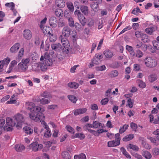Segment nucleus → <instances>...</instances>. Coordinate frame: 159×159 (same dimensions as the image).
<instances>
[{
    "label": "nucleus",
    "mask_w": 159,
    "mask_h": 159,
    "mask_svg": "<svg viewBox=\"0 0 159 159\" xmlns=\"http://www.w3.org/2000/svg\"><path fill=\"white\" fill-rule=\"evenodd\" d=\"M27 109L30 112L29 113V115L31 120L36 122H40L41 117L43 116L42 112L44 111V109H42L40 107L35 105L32 107H28Z\"/></svg>",
    "instance_id": "nucleus-1"
},
{
    "label": "nucleus",
    "mask_w": 159,
    "mask_h": 159,
    "mask_svg": "<svg viewBox=\"0 0 159 159\" xmlns=\"http://www.w3.org/2000/svg\"><path fill=\"white\" fill-rule=\"evenodd\" d=\"M41 62L40 64V68L42 71H45L48 67L52 65V62L50 56L47 53L44 54V56H42L40 59Z\"/></svg>",
    "instance_id": "nucleus-2"
},
{
    "label": "nucleus",
    "mask_w": 159,
    "mask_h": 159,
    "mask_svg": "<svg viewBox=\"0 0 159 159\" xmlns=\"http://www.w3.org/2000/svg\"><path fill=\"white\" fill-rule=\"evenodd\" d=\"M144 64L147 67L153 68L157 66V62L154 57H148L144 59Z\"/></svg>",
    "instance_id": "nucleus-3"
},
{
    "label": "nucleus",
    "mask_w": 159,
    "mask_h": 159,
    "mask_svg": "<svg viewBox=\"0 0 159 159\" xmlns=\"http://www.w3.org/2000/svg\"><path fill=\"white\" fill-rule=\"evenodd\" d=\"M13 118L17 123L16 127L18 129H20L22 127V123L24 121L25 119L23 116L20 114H17L15 115Z\"/></svg>",
    "instance_id": "nucleus-4"
},
{
    "label": "nucleus",
    "mask_w": 159,
    "mask_h": 159,
    "mask_svg": "<svg viewBox=\"0 0 159 159\" xmlns=\"http://www.w3.org/2000/svg\"><path fill=\"white\" fill-rule=\"evenodd\" d=\"M15 120L12 118L8 117L6 119V128L7 131H12L13 129V127L16 125Z\"/></svg>",
    "instance_id": "nucleus-5"
},
{
    "label": "nucleus",
    "mask_w": 159,
    "mask_h": 159,
    "mask_svg": "<svg viewBox=\"0 0 159 159\" xmlns=\"http://www.w3.org/2000/svg\"><path fill=\"white\" fill-rule=\"evenodd\" d=\"M135 35L137 38H140L144 43H148L150 41L148 36L140 31H136L135 32Z\"/></svg>",
    "instance_id": "nucleus-6"
},
{
    "label": "nucleus",
    "mask_w": 159,
    "mask_h": 159,
    "mask_svg": "<svg viewBox=\"0 0 159 159\" xmlns=\"http://www.w3.org/2000/svg\"><path fill=\"white\" fill-rule=\"evenodd\" d=\"M28 147L30 149L35 152L40 150L43 148V146L41 144H39L37 142H35L29 145Z\"/></svg>",
    "instance_id": "nucleus-7"
},
{
    "label": "nucleus",
    "mask_w": 159,
    "mask_h": 159,
    "mask_svg": "<svg viewBox=\"0 0 159 159\" xmlns=\"http://www.w3.org/2000/svg\"><path fill=\"white\" fill-rule=\"evenodd\" d=\"M71 33V29L68 26H66L64 27L62 30V35L60 36H63V37H68L70 35Z\"/></svg>",
    "instance_id": "nucleus-8"
},
{
    "label": "nucleus",
    "mask_w": 159,
    "mask_h": 159,
    "mask_svg": "<svg viewBox=\"0 0 159 159\" xmlns=\"http://www.w3.org/2000/svg\"><path fill=\"white\" fill-rule=\"evenodd\" d=\"M43 123L44 125V128L46 129L44 133V136L46 138H48L51 136L52 133L48 126L47 125L46 123L44 121H43L42 123Z\"/></svg>",
    "instance_id": "nucleus-9"
},
{
    "label": "nucleus",
    "mask_w": 159,
    "mask_h": 159,
    "mask_svg": "<svg viewBox=\"0 0 159 159\" xmlns=\"http://www.w3.org/2000/svg\"><path fill=\"white\" fill-rule=\"evenodd\" d=\"M23 35L25 39L28 40L32 38V33L30 30L26 29L24 30Z\"/></svg>",
    "instance_id": "nucleus-10"
},
{
    "label": "nucleus",
    "mask_w": 159,
    "mask_h": 159,
    "mask_svg": "<svg viewBox=\"0 0 159 159\" xmlns=\"http://www.w3.org/2000/svg\"><path fill=\"white\" fill-rule=\"evenodd\" d=\"M49 24L51 27L53 28H56L58 24L57 19L55 17H51L49 20Z\"/></svg>",
    "instance_id": "nucleus-11"
},
{
    "label": "nucleus",
    "mask_w": 159,
    "mask_h": 159,
    "mask_svg": "<svg viewBox=\"0 0 159 159\" xmlns=\"http://www.w3.org/2000/svg\"><path fill=\"white\" fill-rule=\"evenodd\" d=\"M67 38L63 37V36H60L59 37V40L61 41L63 46H68L70 45L69 41Z\"/></svg>",
    "instance_id": "nucleus-12"
},
{
    "label": "nucleus",
    "mask_w": 159,
    "mask_h": 159,
    "mask_svg": "<svg viewBox=\"0 0 159 159\" xmlns=\"http://www.w3.org/2000/svg\"><path fill=\"white\" fill-rule=\"evenodd\" d=\"M20 44L17 43L14 45L10 49V51L11 53L16 52L20 48Z\"/></svg>",
    "instance_id": "nucleus-13"
},
{
    "label": "nucleus",
    "mask_w": 159,
    "mask_h": 159,
    "mask_svg": "<svg viewBox=\"0 0 159 159\" xmlns=\"http://www.w3.org/2000/svg\"><path fill=\"white\" fill-rule=\"evenodd\" d=\"M55 5L58 7L61 8L65 6V3L63 0H56Z\"/></svg>",
    "instance_id": "nucleus-14"
},
{
    "label": "nucleus",
    "mask_w": 159,
    "mask_h": 159,
    "mask_svg": "<svg viewBox=\"0 0 159 159\" xmlns=\"http://www.w3.org/2000/svg\"><path fill=\"white\" fill-rule=\"evenodd\" d=\"M120 143L118 141L112 140L108 142V146L109 147H113L119 145Z\"/></svg>",
    "instance_id": "nucleus-15"
},
{
    "label": "nucleus",
    "mask_w": 159,
    "mask_h": 159,
    "mask_svg": "<svg viewBox=\"0 0 159 159\" xmlns=\"http://www.w3.org/2000/svg\"><path fill=\"white\" fill-rule=\"evenodd\" d=\"M18 67L19 71L21 72H25L28 68V66L23 65V64L20 62L18 64Z\"/></svg>",
    "instance_id": "nucleus-16"
},
{
    "label": "nucleus",
    "mask_w": 159,
    "mask_h": 159,
    "mask_svg": "<svg viewBox=\"0 0 159 159\" xmlns=\"http://www.w3.org/2000/svg\"><path fill=\"white\" fill-rule=\"evenodd\" d=\"M42 28L43 33L45 34L51 35L52 32V30L49 27L45 26Z\"/></svg>",
    "instance_id": "nucleus-17"
},
{
    "label": "nucleus",
    "mask_w": 159,
    "mask_h": 159,
    "mask_svg": "<svg viewBox=\"0 0 159 159\" xmlns=\"http://www.w3.org/2000/svg\"><path fill=\"white\" fill-rule=\"evenodd\" d=\"M157 79V75L154 74H151L149 75L148 78L149 81L151 83H152L156 81Z\"/></svg>",
    "instance_id": "nucleus-18"
},
{
    "label": "nucleus",
    "mask_w": 159,
    "mask_h": 159,
    "mask_svg": "<svg viewBox=\"0 0 159 159\" xmlns=\"http://www.w3.org/2000/svg\"><path fill=\"white\" fill-rule=\"evenodd\" d=\"M86 111L87 109L86 108L78 109L75 111L74 114L75 115L77 116L84 113Z\"/></svg>",
    "instance_id": "nucleus-19"
},
{
    "label": "nucleus",
    "mask_w": 159,
    "mask_h": 159,
    "mask_svg": "<svg viewBox=\"0 0 159 159\" xmlns=\"http://www.w3.org/2000/svg\"><path fill=\"white\" fill-rule=\"evenodd\" d=\"M139 139L142 141V144L146 149H148L151 148V146L146 143L143 138L140 137L139 138Z\"/></svg>",
    "instance_id": "nucleus-20"
},
{
    "label": "nucleus",
    "mask_w": 159,
    "mask_h": 159,
    "mask_svg": "<svg viewBox=\"0 0 159 159\" xmlns=\"http://www.w3.org/2000/svg\"><path fill=\"white\" fill-rule=\"evenodd\" d=\"M149 139L151 142L153 143L155 145L158 146L159 145V138L158 136L156 137V139L153 137H150Z\"/></svg>",
    "instance_id": "nucleus-21"
},
{
    "label": "nucleus",
    "mask_w": 159,
    "mask_h": 159,
    "mask_svg": "<svg viewBox=\"0 0 159 159\" xmlns=\"http://www.w3.org/2000/svg\"><path fill=\"white\" fill-rule=\"evenodd\" d=\"M16 150L18 152H21L25 150V146L21 144L16 145L15 147Z\"/></svg>",
    "instance_id": "nucleus-22"
},
{
    "label": "nucleus",
    "mask_w": 159,
    "mask_h": 159,
    "mask_svg": "<svg viewBox=\"0 0 159 159\" xmlns=\"http://www.w3.org/2000/svg\"><path fill=\"white\" fill-rule=\"evenodd\" d=\"M25 133L27 135L31 134L33 133V130L29 127L25 126L23 128Z\"/></svg>",
    "instance_id": "nucleus-23"
},
{
    "label": "nucleus",
    "mask_w": 159,
    "mask_h": 159,
    "mask_svg": "<svg viewBox=\"0 0 159 159\" xmlns=\"http://www.w3.org/2000/svg\"><path fill=\"white\" fill-rule=\"evenodd\" d=\"M104 54L107 58H111L113 56V53L109 50H106L104 52Z\"/></svg>",
    "instance_id": "nucleus-24"
},
{
    "label": "nucleus",
    "mask_w": 159,
    "mask_h": 159,
    "mask_svg": "<svg viewBox=\"0 0 159 159\" xmlns=\"http://www.w3.org/2000/svg\"><path fill=\"white\" fill-rule=\"evenodd\" d=\"M51 47L52 50H57L60 49L61 46L59 43H52L51 44Z\"/></svg>",
    "instance_id": "nucleus-25"
},
{
    "label": "nucleus",
    "mask_w": 159,
    "mask_h": 159,
    "mask_svg": "<svg viewBox=\"0 0 159 159\" xmlns=\"http://www.w3.org/2000/svg\"><path fill=\"white\" fill-rule=\"evenodd\" d=\"M134 137V135L133 134H130L126 135L123 138V140L124 141H128L132 139Z\"/></svg>",
    "instance_id": "nucleus-26"
},
{
    "label": "nucleus",
    "mask_w": 159,
    "mask_h": 159,
    "mask_svg": "<svg viewBox=\"0 0 159 159\" xmlns=\"http://www.w3.org/2000/svg\"><path fill=\"white\" fill-rule=\"evenodd\" d=\"M93 128H98L100 127L102 128L103 126V124L96 121H94L93 122Z\"/></svg>",
    "instance_id": "nucleus-27"
},
{
    "label": "nucleus",
    "mask_w": 159,
    "mask_h": 159,
    "mask_svg": "<svg viewBox=\"0 0 159 159\" xmlns=\"http://www.w3.org/2000/svg\"><path fill=\"white\" fill-rule=\"evenodd\" d=\"M80 9L81 12L85 15H87L88 14V9L87 6H82L81 7Z\"/></svg>",
    "instance_id": "nucleus-28"
},
{
    "label": "nucleus",
    "mask_w": 159,
    "mask_h": 159,
    "mask_svg": "<svg viewBox=\"0 0 159 159\" xmlns=\"http://www.w3.org/2000/svg\"><path fill=\"white\" fill-rule=\"evenodd\" d=\"M40 67V64L39 63H35L32 66V70L35 71H38Z\"/></svg>",
    "instance_id": "nucleus-29"
},
{
    "label": "nucleus",
    "mask_w": 159,
    "mask_h": 159,
    "mask_svg": "<svg viewBox=\"0 0 159 159\" xmlns=\"http://www.w3.org/2000/svg\"><path fill=\"white\" fill-rule=\"evenodd\" d=\"M120 150L123 154L127 158H131V156L129 153L126 151L125 149L123 147L120 148Z\"/></svg>",
    "instance_id": "nucleus-30"
},
{
    "label": "nucleus",
    "mask_w": 159,
    "mask_h": 159,
    "mask_svg": "<svg viewBox=\"0 0 159 159\" xmlns=\"http://www.w3.org/2000/svg\"><path fill=\"white\" fill-rule=\"evenodd\" d=\"M154 31V28L153 27L147 28L145 30V32L150 35L152 34Z\"/></svg>",
    "instance_id": "nucleus-31"
},
{
    "label": "nucleus",
    "mask_w": 159,
    "mask_h": 159,
    "mask_svg": "<svg viewBox=\"0 0 159 159\" xmlns=\"http://www.w3.org/2000/svg\"><path fill=\"white\" fill-rule=\"evenodd\" d=\"M68 86L71 88L77 89L79 86L78 84L75 82H70L68 84Z\"/></svg>",
    "instance_id": "nucleus-32"
},
{
    "label": "nucleus",
    "mask_w": 159,
    "mask_h": 159,
    "mask_svg": "<svg viewBox=\"0 0 159 159\" xmlns=\"http://www.w3.org/2000/svg\"><path fill=\"white\" fill-rule=\"evenodd\" d=\"M67 20L69 26L71 28L74 27V21L72 17L67 19Z\"/></svg>",
    "instance_id": "nucleus-33"
},
{
    "label": "nucleus",
    "mask_w": 159,
    "mask_h": 159,
    "mask_svg": "<svg viewBox=\"0 0 159 159\" xmlns=\"http://www.w3.org/2000/svg\"><path fill=\"white\" fill-rule=\"evenodd\" d=\"M143 156L147 159H150L152 157L151 153L148 151H145L143 152Z\"/></svg>",
    "instance_id": "nucleus-34"
},
{
    "label": "nucleus",
    "mask_w": 159,
    "mask_h": 159,
    "mask_svg": "<svg viewBox=\"0 0 159 159\" xmlns=\"http://www.w3.org/2000/svg\"><path fill=\"white\" fill-rule=\"evenodd\" d=\"M136 83L138 84L140 88H145L146 86V84L140 80H136Z\"/></svg>",
    "instance_id": "nucleus-35"
},
{
    "label": "nucleus",
    "mask_w": 159,
    "mask_h": 159,
    "mask_svg": "<svg viewBox=\"0 0 159 159\" xmlns=\"http://www.w3.org/2000/svg\"><path fill=\"white\" fill-rule=\"evenodd\" d=\"M30 57L32 61L34 62L36 61L38 58V55L37 53L35 52H32L31 55Z\"/></svg>",
    "instance_id": "nucleus-36"
},
{
    "label": "nucleus",
    "mask_w": 159,
    "mask_h": 159,
    "mask_svg": "<svg viewBox=\"0 0 159 159\" xmlns=\"http://www.w3.org/2000/svg\"><path fill=\"white\" fill-rule=\"evenodd\" d=\"M55 14L58 17H62L63 15V11L60 9H57L55 11Z\"/></svg>",
    "instance_id": "nucleus-37"
},
{
    "label": "nucleus",
    "mask_w": 159,
    "mask_h": 159,
    "mask_svg": "<svg viewBox=\"0 0 159 159\" xmlns=\"http://www.w3.org/2000/svg\"><path fill=\"white\" fill-rule=\"evenodd\" d=\"M118 75V72L116 70H113L108 74V76L111 77L113 78L117 76Z\"/></svg>",
    "instance_id": "nucleus-38"
},
{
    "label": "nucleus",
    "mask_w": 159,
    "mask_h": 159,
    "mask_svg": "<svg viewBox=\"0 0 159 159\" xmlns=\"http://www.w3.org/2000/svg\"><path fill=\"white\" fill-rule=\"evenodd\" d=\"M62 156L64 159H70V156L68 152L64 151L62 152Z\"/></svg>",
    "instance_id": "nucleus-39"
},
{
    "label": "nucleus",
    "mask_w": 159,
    "mask_h": 159,
    "mask_svg": "<svg viewBox=\"0 0 159 159\" xmlns=\"http://www.w3.org/2000/svg\"><path fill=\"white\" fill-rule=\"evenodd\" d=\"M129 125L127 124L124 125L122 127L120 128L119 132L120 134H122L125 132L128 129Z\"/></svg>",
    "instance_id": "nucleus-40"
},
{
    "label": "nucleus",
    "mask_w": 159,
    "mask_h": 159,
    "mask_svg": "<svg viewBox=\"0 0 159 159\" xmlns=\"http://www.w3.org/2000/svg\"><path fill=\"white\" fill-rule=\"evenodd\" d=\"M63 48L62 49V52L64 54H68L70 52V46H63Z\"/></svg>",
    "instance_id": "nucleus-41"
},
{
    "label": "nucleus",
    "mask_w": 159,
    "mask_h": 159,
    "mask_svg": "<svg viewBox=\"0 0 159 159\" xmlns=\"http://www.w3.org/2000/svg\"><path fill=\"white\" fill-rule=\"evenodd\" d=\"M38 102H40L41 104L43 105L48 104L50 102V100L45 99L44 98H42L40 100H39Z\"/></svg>",
    "instance_id": "nucleus-42"
},
{
    "label": "nucleus",
    "mask_w": 159,
    "mask_h": 159,
    "mask_svg": "<svg viewBox=\"0 0 159 159\" xmlns=\"http://www.w3.org/2000/svg\"><path fill=\"white\" fill-rule=\"evenodd\" d=\"M85 155L84 153H81L79 155H75L74 159H86Z\"/></svg>",
    "instance_id": "nucleus-43"
},
{
    "label": "nucleus",
    "mask_w": 159,
    "mask_h": 159,
    "mask_svg": "<svg viewBox=\"0 0 159 159\" xmlns=\"http://www.w3.org/2000/svg\"><path fill=\"white\" fill-rule=\"evenodd\" d=\"M143 55V52L140 50H137L135 53V57L141 58Z\"/></svg>",
    "instance_id": "nucleus-44"
},
{
    "label": "nucleus",
    "mask_w": 159,
    "mask_h": 159,
    "mask_svg": "<svg viewBox=\"0 0 159 159\" xmlns=\"http://www.w3.org/2000/svg\"><path fill=\"white\" fill-rule=\"evenodd\" d=\"M90 5L91 8L93 10H96L98 7V3L97 2H93Z\"/></svg>",
    "instance_id": "nucleus-45"
},
{
    "label": "nucleus",
    "mask_w": 159,
    "mask_h": 159,
    "mask_svg": "<svg viewBox=\"0 0 159 159\" xmlns=\"http://www.w3.org/2000/svg\"><path fill=\"white\" fill-rule=\"evenodd\" d=\"M41 95L42 97L48 98H52V96L50 93L45 91L42 93Z\"/></svg>",
    "instance_id": "nucleus-46"
},
{
    "label": "nucleus",
    "mask_w": 159,
    "mask_h": 159,
    "mask_svg": "<svg viewBox=\"0 0 159 159\" xmlns=\"http://www.w3.org/2000/svg\"><path fill=\"white\" fill-rule=\"evenodd\" d=\"M85 136L83 133H77L75 134L74 138H79L80 139H83L85 138Z\"/></svg>",
    "instance_id": "nucleus-47"
},
{
    "label": "nucleus",
    "mask_w": 159,
    "mask_h": 159,
    "mask_svg": "<svg viewBox=\"0 0 159 159\" xmlns=\"http://www.w3.org/2000/svg\"><path fill=\"white\" fill-rule=\"evenodd\" d=\"M152 43L155 49L159 50V42L156 40H154L152 42Z\"/></svg>",
    "instance_id": "nucleus-48"
},
{
    "label": "nucleus",
    "mask_w": 159,
    "mask_h": 159,
    "mask_svg": "<svg viewBox=\"0 0 159 159\" xmlns=\"http://www.w3.org/2000/svg\"><path fill=\"white\" fill-rule=\"evenodd\" d=\"M128 148L131 149H132L134 151H138L139 149V147L136 145H133L132 144H129L128 145Z\"/></svg>",
    "instance_id": "nucleus-49"
},
{
    "label": "nucleus",
    "mask_w": 159,
    "mask_h": 159,
    "mask_svg": "<svg viewBox=\"0 0 159 159\" xmlns=\"http://www.w3.org/2000/svg\"><path fill=\"white\" fill-rule=\"evenodd\" d=\"M68 98L71 102L73 103H75L77 100L76 97L73 95H68Z\"/></svg>",
    "instance_id": "nucleus-50"
},
{
    "label": "nucleus",
    "mask_w": 159,
    "mask_h": 159,
    "mask_svg": "<svg viewBox=\"0 0 159 159\" xmlns=\"http://www.w3.org/2000/svg\"><path fill=\"white\" fill-rule=\"evenodd\" d=\"M30 61V59L29 58H27L26 59H23L21 60V62L20 63H22L23 64V65H26L28 66L27 65L29 63Z\"/></svg>",
    "instance_id": "nucleus-51"
},
{
    "label": "nucleus",
    "mask_w": 159,
    "mask_h": 159,
    "mask_svg": "<svg viewBox=\"0 0 159 159\" xmlns=\"http://www.w3.org/2000/svg\"><path fill=\"white\" fill-rule=\"evenodd\" d=\"M92 62L93 64L98 65L101 63V61L99 59L94 57L92 60Z\"/></svg>",
    "instance_id": "nucleus-52"
},
{
    "label": "nucleus",
    "mask_w": 159,
    "mask_h": 159,
    "mask_svg": "<svg viewBox=\"0 0 159 159\" xmlns=\"http://www.w3.org/2000/svg\"><path fill=\"white\" fill-rule=\"evenodd\" d=\"M71 12L68 10H66L64 12V16L67 19L71 17Z\"/></svg>",
    "instance_id": "nucleus-53"
},
{
    "label": "nucleus",
    "mask_w": 159,
    "mask_h": 159,
    "mask_svg": "<svg viewBox=\"0 0 159 159\" xmlns=\"http://www.w3.org/2000/svg\"><path fill=\"white\" fill-rule=\"evenodd\" d=\"M106 67L105 65H102L101 66H98L96 68V70L98 71H102L105 70Z\"/></svg>",
    "instance_id": "nucleus-54"
},
{
    "label": "nucleus",
    "mask_w": 159,
    "mask_h": 159,
    "mask_svg": "<svg viewBox=\"0 0 159 159\" xmlns=\"http://www.w3.org/2000/svg\"><path fill=\"white\" fill-rule=\"evenodd\" d=\"M130 127L135 132L137 131L138 126L135 123L133 122L131 123L130 124Z\"/></svg>",
    "instance_id": "nucleus-55"
},
{
    "label": "nucleus",
    "mask_w": 159,
    "mask_h": 159,
    "mask_svg": "<svg viewBox=\"0 0 159 159\" xmlns=\"http://www.w3.org/2000/svg\"><path fill=\"white\" fill-rule=\"evenodd\" d=\"M65 25V21L62 19H60L58 22V26L59 27H62Z\"/></svg>",
    "instance_id": "nucleus-56"
},
{
    "label": "nucleus",
    "mask_w": 159,
    "mask_h": 159,
    "mask_svg": "<svg viewBox=\"0 0 159 159\" xmlns=\"http://www.w3.org/2000/svg\"><path fill=\"white\" fill-rule=\"evenodd\" d=\"M66 128L67 130L69 131L70 133L73 134L75 132L74 129L70 125H67L66 126Z\"/></svg>",
    "instance_id": "nucleus-57"
},
{
    "label": "nucleus",
    "mask_w": 159,
    "mask_h": 159,
    "mask_svg": "<svg viewBox=\"0 0 159 159\" xmlns=\"http://www.w3.org/2000/svg\"><path fill=\"white\" fill-rule=\"evenodd\" d=\"M24 49L23 48H21L20 49L18 53V57L17 58H20V60L22 57L23 56L24 53Z\"/></svg>",
    "instance_id": "nucleus-58"
},
{
    "label": "nucleus",
    "mask_w": 159,
    "mask_h": 159,
    "mask_svg": "<svg viewBox=\"0 0 159 159\" xmlns=\"http://www.w3.org/2000/svg\"><path fill=\"white\" fill-rule=\"evenodd\" d=\"M68 8L71 11H73L74 10V7L73 4L71 2L66 3Z\"/></svg>",
    "instance_id": "nucleus-59"
},
{
    "label": "nucleus",
    "mask_w": 159,
    "mask_h": 159,
    "mask_svg": "<svg viewBox=\"0 0 159 159\" xmlns=\"http://www.w3.org/2000/svg\"><path fill=\"white\" fill-rule=\"evenodd\" d=\"M138 12L142 13V12L139 7L134 8L132 11V13L134 15H136Z\"/></svg>",
    "instance_id": "nucleus-60"
},
{
    "label": "nucleus",
    "mask_w": 159,
    "mask_h": 159,
    "mask_svg": "<svg viewBox=\"0 0 159 159\" xmlns=\"http://www.w3.org/2000/svg\"><path fill=\"white\" fill-rule=\"evenodd\" d=\"M20 58H16V60H13L11 62V66L13 67L16 65L18 62H19L20 61Z\"/></svg>",
    "instance_id": "nucleus-61"
},
{
    "label": "nucleus",
    "mask_w": 159,
    "mask_h": 159,
    "mask_svg": "<svg viewBox=\"0 0 159 159\" xmlns=\"http://www.w3.org/2000/svg\"><path fill=\"white\" fill-rule=\"evenodd\" d=\"M47 20V17H45L41 21L40 27L41 29H42L43 28V25L45 24Z\"/></svg>",
    "instance_id": "nucleus-62"
},
{
    "label": "nucleus",
    "mask_w": 159,
    "mask_h": 159,
    "mask_svg": "<svg viewBox=\"0 0 159 159\" xmlns=\"http://www.w3.org/2000/svg\"><path fill=\"white\" fill-rule=\"evenodd\" d=\"M49 36V40L51 42H53L56 40V38L52 34H51Z\"/></svg>",
    "instance_id": "nucleus-63"
},
{
    "label": "nucleus",
    "mask_w": 159,
    "mask_h": 159,
    "mask_svg": "<svg viewBox=\"0 0 159 159\" xmlns=\"http://www.w3.org/2000/svg\"><path fill=\"white\" fill-rule=\"evenodd\" d=\"M25 105L27 108L28 107H33L35 105V104L33 102H27L26 103Z\"/></svg>",
    "instance_id": "nucleus-64"
}]
</instances>
